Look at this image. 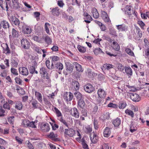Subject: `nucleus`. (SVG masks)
I'll return each mask as SVG.
<instances>
[{"mask_svg": "<svg viewBox=\"0 0 149 149\" xmlns=\"http://www.w3.org/2000/svg\"><path fill=\"white\" fill-rule=\"evenodd\" d=\"M22 32L24 34H30L31 32V29L30 27L27 26L23 22H21Z\"/></svg>", "mask_w": 149, "mask_h": 149, "instance_id": "f257e3e1", "label": "nucleus"}, {"mask_svg": "<svg viewBox=\"0 0 149 149\" xmlns=\"http://www.w3.org/2000/svg\"><path fill=\"white\" fill-rule=\"evenodd\" d=\"M9 20L12 24H14L16 26H18L19 28H21V25L20 24V21L19 19L13 15L10 16Z\"/></svg>", "mask_w": 149, "mask_h": 149, "instance_id": "f03ea898", "label": "nucleus"}, {"mask_svg": "<svg viewBox=\"0 0 149 149\" xmlns=\"http://www.w3.org/2000/svg\"><path fill=\"white\" fill-rule=\"evenodd\" d=\"M21 43L22 47L25 49H29L31 45L29 41L26 38L22 39Z\"/></svg>", "mask_w": 149, "mask_h": 149, "instance_id": "7ed1b4c3", "label": "nucleus"}, {"mask_svg": "<svg viewBox=\"0 0 149 149\" xmlns=\"http://www.w3.org/2000/svg\"><path fill=\"white\" fill-rule=\"evenodd\" d=\"M39 72L41 76L47 79H49L48 73L47 72V70L45 67H42L40 68Z\"/></svg>", "mask_w": 149, "mask_h": 149, "instance_id": "20e7f679", "label": "nucleus"}, {"mask_svg": "<svg viewBox=\"0 0 149 149\" xmlns=\"http://www.w3.org/2000/svg\"><path fill=\"white\" fill-rule=\"evenodd\" d=\"M84 90L87 93H90L93 92L95 89L93 85L90 84L88 83L85 85L84 86Z\"/></svg>", "mask_w": 149, "mask_h": 149, "instance_id": "39448f33", "label": "nucleus"}, {"mask_svg": "<svg viewBox=\"0 0 149 149\" xmlns=\"http://www.w3.org/2000/svg\"><path fill=\"white\" fill-rule=\"evenodd\" d=\"M64 99L67 102L71 101L73 97V95L71 92H66L64 94Z\"/></svg>", "mask_w": 149, "mask_h": 149, "instance_id": "423d86ee", "label": "nucleus"}, {"mask_svg": "<svg viewBox=\"0 0 149 149\" xmlns=\"http://www.w3.org/2000/svg\"><path fill=\"white\" fill-rule=\"evenodd\" d=\"M40 127V130L43 132H48L50 129L49 125L46 123H41Z\"/></svg>", "mask_w": 149, "mask_h": 149, "instance_id": "0eeeda50", "label": "nucleus"}, {"mask_svg": "<svg viewBox=\"0 0 149 149\" xmlns=\"http://www.w3.org/2000/svg\"><path fill=\"white\" fill-rule=\"evenodd\" d=\"M90 138L91 142L93 143H96L98 139L97 134L94 132L90 133Z\"/></svg>", "mask_w": 149, "mask_h": 149, "instance_id": "6e6552de", "label": "nucleus"}, {"mask_svg": "<svg viewBox=\"0 0 149 149\" xmlns=\"http://www.w3.org/2000/svg\"><path fill=\"white\" fill-rule=\"evenodd\" d=\"M75 130L71 128H69L65 129L64 132L65 135H67L70 137H72L75 134Z\"/></svg>", "mask_w": 149, "mask_h": 149, "instance_id": "1a4fd4ad", "label": "nucleus"}, {"mask_svg": "<svg viewBox=\"0 0 149 149\" xmlns=\"http://www.w3.org/2000/svg\"><path fill=\"white\" fill-rule=\"evenodd\" d=\"M130 96L131 99L135 102H139L141 100L139 95L136 93H130Z\"/></svg>", "mask_w": 149, "mask_h": 149, "instance_id": "9d476101", "label": "nucleus"}, {"mask_svg": "<svg viewBox=\"0 0 149 149\" xmlns=\"http://www.w3.org/2000/svg\"><path fill=\"white\" fill-rule=\"evenodd\" d=\"M47 136L55 141H60V139L57 138V135L56 134H54L52 132H50V134L47 135Z\"/></svg>", "mask_w": 149, "mask_h": 149, "instance_id": "9b49d317", "label": "nucleus"}, {"mask_svg": "<svg viewBox=\"0 0 149 149\" xmlns=\"http://www.w3.org/2000/svg\"><path fill=\"white\" fill-rule=\"evenodd\" d=\"M117 29L119 31H126L128 30V27L124 24L116 25Z\"/></svg>", "mask_w": 149, "mask_h": 149, "instance_id": "f8f14e48", "label": "nucleus"}, {"mask_svg": "<svg viewBox=\"0 0 149 149\" xmlns=\"http://www.w3.org/2000/svg\"><path fill=\"white\" fill-rule=\"evenodd\" d=\"M50 9L51 10V12L52 14L53 15L58 16L59 15L60 12L59 9L58 7H56L55 8H50Z\"/></svg>", "mask_w": 149, "mask_h": 149, "instance_id": "ddd939ff", "label": "nucleus"}, {"mask_svg": "<svg viewBox=\"0 0 149 149\" xmlns=\"http://www.w3.org/2000/svg\"><path fill=\"white\" fill-rule=\"evenodd\" d=\"M83 16L84 17H86V19H87L84 20V22L86 23H89L91 22V21H92L93 20V19L91 16L86 12H84Z\"/></svg>", "mask_w": 149, "mask_h": 149, "instance_id": "4468645a", "label": "nucleus"}, {"mask_svg": "<svg viewBox=\"0 0 149 149\" xmlns=\"http://www.w3.org/2000/svg\"><path fill=\"white\" fill-rule=\"evenodd\" d=\"M97 94L100 98H104L106 97V93L103 89L100 88L98 90Z\"/></svg>", "mask_w": 149, "mask_h": 149, "instance_id": "2eb2a0df", "label": "nucleus"}, {"mask_svg": "<svg viewBox=\"0 0 149 149\" xmlns=\"http://www.w3.org/2000/svg\"><path fill=\"white\" fill-rule=\"evenodd\" d=\"M125 70L126 74L128 77V78L130 77L133 74L132 70L130 66L125 67Z\"/></svg>", "mask_w": 149, "mask_h": 149, "instance_id": "dca6fc26", "label": "nucleus"}, {"mask_svg": "<svg viewBox=\"0 0 149 149\" xmlns=\"http://www.w3.org/2000/svg\"><path fill=\"white\" fill-rule=\"evenodd\" d=\"M73 113H70V114L76 118H78L79 117V114L78 112V109L75 107H74L72 109V111Z\"/></svg>", "mask_w": 149, "mask_h": 149, "instance_id": "f3484780", "label": "nucleus"}, {"mask_svg": "<svg viewBox=\"0 0 149 149\" xmlns=\"http://www.w3.org/2000/svg\"><path fill=\"white\" fill-rule=\"evenodd\" d=\"M121 120L118 118H117L116 119H114L112 121V123L115 127H118L121 124Z\"/></svg>", "mask_w": 149, "mask_h": 149, "instance_id": "a211bd4d", "label": "nucleus"}, {"mask_svg": "<svg viewBox=\"0 0 149 149\" xmlns=\"http://www.w3.org/2000/svg\"><path fill=\"white\" fill-rule=\"evenodd\" d=\"M85 102L84 100V99L78 100V107H79L80 108L84 109V108L85 105Z\"/></svg>", "mask_w": 149, "mask_h": 149, "instance_id": "6ab92c4d", "label": "nucleus"}, {"mask_svg": "<svg viewBox=\"0 0 149 149\" xmlns=\"http://www.w3.org/2000/svg\"><path fill=\"white\" fill-rule=\"evenodd\" d=\"M19 71L20 73L24 75H27L29 74L28 69L26 67H22L21 70V69L19 68Z\"/></svg>", "mask_w": 149, "mask_h": 149, "instance_id": "aec40b11", "label": "nucleus"}, {"mask_svg": "<svg viewBox=\"0 0 149 149\" xmlns=\"http://www.w3.org/2000/svg\"><path fill=\"white\" fill-rule=\"evenodd\" d=\"M111 131L110 129L108 127H106L103 132L104 136L105 137H108L110 135Z\"/></svg>", "mask_w": 149, "mask_h": 149, "instance_id": "412c9836", "label": "nucleus"}, {"mask_svg": "<svg viewBox=\"0 0 149 149\" xmlns=\"http://www.w3.org/2000/svg\"><path fill=\"white\" fill-rule=\"evenodd\" d=\"M15 107L17 110H22L23 107V105L22 102L18 101H16Z\"/></svg>", "mask_w": 149, "mask_h": 149, "instance_id": "4be33fe9", "label": "nucleus"}, {"mask_svg": "<svg viewBox=\"0 0 149 149\" xmlns=\"http://www.w3.org/2000/svg\"><path fill=\"white\" fill-rule=\"evenodd\" d=\"M35 96L37 99L40 103L42 102V97L41 94L39 92L35 91Z\"/></svg>", "mask_w": 149, "mask_h": 149, "instance_id": "5701e85b", "label": "nucleus"}, {"mask_svg": "<svg viewBox=\"0 0 149 149\" xmlns=\"http://www.w3.org/2000/svg\"><path fill=\"white\" fill-rule=\"evenodd\" d=\"M33 63L34 65L30 66L29 68L30 73L32 74H33L34 73L36 68L37 65V63L36 61H34Z\"/></svg>", "mask_w": 149, "mask_h": 149, "instance_id": "b1692460", "label": "nucleus"}, {"mask_svg": "<svg viewBox=\"0 0 149 149\" xmlns=\"http://www.w3.org/2000/svg\"><path fill=\"white\" fill-rule=\"evenodd\" d=\"M1 27L2 26L4 29L9 28L10 25L9 23L6 20H3L1 22Z\"/></svg>", "mask_w": 149, "mask_h": 149, "instance_id": "393cba45", "label": "nucleus"}, {"mask_svg": "<svg viewBox=\"0 0 149 149\" xmlns=\"http://www.w3.org/2000/svg\"><path fill=\"white\" fill-rule=\"evenodd\" d=\"M74 94L77 100H79L84 99L83 95L79 91H76L74 93Z\"/></svg>", "mask_w": 149, "mask_h": 149, "instance_id": "a878e982", "label": "nucleus"}, {"mask_svg": "<svg viewBox=\"0 0 149 149\" xmlns=\"http://www.w3.org/2000/svg\"><path fill=\"white\" fill-rule=\"evenodd\" d=\"M93 15V16L95 18L97 19L99 17V14L97 10L95 8L92 9L91 12Z\"/></svg>", "mask_w": 149, "mask_h": 149, "instance_id": "bb28decb", "label": "nucleus"}, {"mask_svg": "<svg viewBox=\"0 0 149 149\" xmlns=\"http://www.w3.org/2000/svg\"><path fill=\"white\" fill-rule=\"evenodd\" d=\"M72 85L74 88L75 91H77L79 90V82L76 81H73L72 83Z\"/></svg>", "mask_w": 149, "mask_h": 149, "instance_id": "cd10ccee", "label": "nucleus"}, {"mask_svg": "<svg viewBox=\"0 0 149 149\" xmlns=\"http://www.w3.org/2000/svg\"><path fill=\"white\" fill-rule=\"evenodd\" d=\"M53 111H55L56 116L58 118H59L61 116H62V114L61 111L58 108L55 107L53 108Z\"/></svg>", "mask_w": 149, "mask_h": 149, "instance_id": "c85d7f7f", "label": "nucleus"}, {"mask_svg": "<svg viewBox=\"0 0 149 149\" xmlns=\"http://www.w3.org/2000/svg\"><path fill=\"white\" fill-rule=\"evenodd\" d=\"M73 64L75 65L76 70L78 71L82 72L81 66L78 63L76 62H74L73 63Z\"/></svg>", "mask_w": 149, "mask_h": 149, "instance_id": "c756f323", "label": "nucleus"}, {"mask_svg": "<svg viewBox=\"0 0 149 149\" xmlns=\"http://www.w3.org/2000/svg\"><path fill=\"white\" fill-rule=\"evenodd\" d=\"M77 48L79 51L81 53H84L86 52V48L80 45H78Z\"/></svg>", "mask_w": 149, "mask_h": 149, "instance_id": "7c9ffc66", "label": "nucleus"}, {"mask_svg": "<svg viewBox=\"0 0 149 149\" xmlns=\"http://www.w3.org/2000/svg\"><path fill=\"white\" fill-rule=\"evenodd\" d=\"M57 119L59 120L60 122L62 123L66 126L67 127H69V125L66 122V120L63 119V117L61 116V118H57Z\"/></svg>", "mask_w": 149, "mask_h": 149, "instance_id": "2f4dec72", "label": "nucleus"}, {"mask_svg": "<svg viewBox=\"0 0 149 149\" xmlns=\"http://www.w3.org/2000/svg\"><path fill=\"white\" fill-rule=\"evenodd\" d=\"M81 142L83 148L84 149H89L88 146L86 143V141L84 138H82L81 139Z\"/></svg>", "mask_w": 149, "mask_h": 149, "instance_id": "473e14b6", "label": "nucleus"}, {"mask_svg": "<svg viewBox=\"0 0 149 149\" xmlns=\"http://www.w3.org/2000/svg\"><path fill=\"white\" fill-rule=\"evenodd\" d=\"M55 66L56 68L59 70H62L63 68V65L61 63H57L55 64Z\"/></svg>", "mask_w": 149, "mask_h": 149, "instance_id": "72a5a7b5", "label": "nucleus"}, {"mask_svg": "<svg viewBox=\"0 0 149 149\" xmlns=\"http://www.w3.org/2000/svg\"><path fill=\"white\" fill-rule=\"evenodd\" d=\"M33 39L35 41H36L39 43L42 42V38L36 36H34L33 37Z\"/></svg>", "mask_w": 149, "mask_h": 149, "instance_id": "f704fd0d", "label": "nucleus"}, {"mask_svg": "<svg viewBox=\"0 0 149 149\" xmlns=\"http://www.w3.org/2000/svg\"><path fill=\"white\" fill-rule=\"evenodd\" d=\"M12 2L13 6L14 8L17 9L19 7V3L18 0H12Z\"/></svg>", "mask_w": 149, "mask_h": 149, "instance_id": "c9c22d12", "label": "nucleus"}, {"mask_svg": "<svg viewBox=\"0 0 149 149\" xmlns=\"http://www.w3.org/2000/svg\"><path fill=\"white\" fill-rule=\"evenodd\" d=\"M126 105L127 104L125 102L121 101L119 103L118 107L120 109H123L125 107Z\"/></svg>", "mask_w": 149, "mask_h": 149, "instance_id": "e433bc0d", "label": "nucleus"}, {"mask_svg": "<svg viewBox=\"0 0 149 149\" xmlns=\"http://www.w3.org/2000/svg\"><path fill=\"white\" fill-rule=\"evenodd\" d=\"M12 34L14 37H18L19 36L18 31L14 28L12 29Z\"/></svg>", "mask_w": 149, "mask_h": 149, "instance_id": "4c0bfd02", "label": "nucleus"}, {"mask_svg": "<svg viewBox=\"0 0 149 149\" xmlns=\"http://www.w3.org/2000/svg\"><path fill=\"white\" fill-rule=\"evenodd\" d=\"M110 34L113 37H116L117 36L116 32L114 29H109Z\"/></svg>", "mask_w": 149, "mask_h": 149, "instance_id": "58836bf2", "label": "nucleus"}, {"mask_svg": "<svg viewBox=\"0 0 149 149\" xmlns=\"http://www.w3.org/2000/svg\"><path fill=\"white\" fill-rule=\"evenodd\" d=\"M125 113L126 114L130 116L132 118H133L134 117V113L133 112L129 109H127L125 111Z\"/></svg>", "mask_w": 149, "mask_h": 149, "instance_id": "ea45409f", "label": "nucleus"}, {"mask_svg": "<svg viewBox=\"0 0 149 149\" xmlns=\"http://www.w3.org/2000/svg\"><path fill=\"white\" fill-rule=\"evenodd\" d=\"M113 48L116 51H118L120 49V47L117 42H113Z\"/></svg>", "mask_w": 149, "mask_h": 149, "instance_id": "a19ab883", "label": "nucleus"}, {"mask_svg": "<svg viewBox=\"0 0 149 149\" xmlns=\"http://www.w3.org/2000/svg\"><path fill=\"white\" fill-rule=\"evenodd\" d=\"M136 32L139 38H141L142 37V33L140 29L138 27H136Z\"/></svg>", "mask_w": 149, "mask_h": 149, "instance_id": "79ce46f5", "label": "nucleus"}, {"mask_svg": "<svg viewBox=\"0 0 149 149\" xmlns=\"http://www.w3.org/2000/svg\"><path fill=\"white\" fill-rule=\"evenodd\" d=\"M94 54L96 55H97L100 53H104L103 51L101 49L99 48L97 49H95L93 51Z\"/></svg>", "mask_w": 149, "mask_h": 149, "instance_id": "37998d69", "label": "nucleus"}, {"mask_svg": "<svg viewBox=\"0 0 149 149\" xmlns=\"http://www.w3.org/2000/svg\"><path fill=\"white\" fill-rule=\"evenodd\" d=\"M85 129L84 130L86 133L88 134L90 133L92 131V128L90 126H88L85 128Z\"/></svg>", "mask_w": 149, "mask_h": 149, "instance_id": "c03bdc74", "label": "nucleus"}, {"mask_svg": "<svg viewBox=\"0 0 149 149\" xmlns=\"http://www.w3.org/2000/svg\"><path fill=\"white\" fill-rule=\"evenodd\" d=\"M29 120H23L22 125L24 127H28L29 125Z\"/></svg>", "mask_w": 149, "mask_h": 149, "instance_id": "a18cd8bd", "label": "nucleus"}, {"mask_svg": "<svg viewBox=\"0 0 149 149\" xmlns=\"http://www.w3.org/2000/svg\"><path fill=\"white\" fill-rule=\"evenodd\" d=\"M125 51L126 53L129 55L131 56H134V54L133 52L131 50L128 48H127L125 49Z\"/></svg>", "mask_w": 149, "mask_h": 149, "instance_id": "49530a36", "label": "nucleus"}, {"mask_svg": "<svg viewBox=\"0 0 149 149\" xmlns=\"http://www.w3.org/2000/svg\"><path fill=\"white\" fill-rule=\"evenodd\" d=\"M45 40L48 45H50L51 44L52 40L48 36H46L45 39Z\"/></svg>", "mask_w": 149, "mask_h": 149, "instance_id": "de8ad7c7", "label": "nucleus"}, {"mask_svg": "<svg viewBox=\"0 0 149 149\" xmlns=\"http://www.w3.org/2000/svg\"><path fill=\"white\" fill-rule=\"evenodd\" d=\"M104 66L105 67V69L109 70L113 68L114 66L111 64L106 63L104 64Z\"/></svg>", "mask_w": 149, "mask_h": 149, "instance_id": "09e8293b", "label": "nucleus"}, {"mask_svg": "<svg viewBox=\"0 0 149 149\" xmlns=\"http://www.w3.org/2000/svg\"><path fill=\"white\" fill-rule=\"evenodd\" d=\"M98 122L97 120L95 118L94 120L93 124L94 128L95 130H97L98 128Z\"/></svg>", "mask_w": 149, "mask_h": 149, "instance_id": "8fccbe9b", "label": "nucleus"}, {"mask_svg": "<svg viewBox=\"0 0 149 149\" xmlns=\"http://www.w3.org/2000/svg\"><path fill=\"white\" fill-rule=\"evenodd\" d=\"M8 122L10 124H13L14 121V116H12L8 118Z\"/></svg>", "mask_w": 149, "mask_h": 149, "instance_id": "3c124183", "label": "nucleus"}, {"mask_svg": "<svg viewBox=\"0 0 149 149\" xmlns=\"http://www.w3.org/2000/svg\"><path fill=\"white\" fill-rule=\"evenodd\" d=\"M31 104L33 108L34 109H36L38 107V102L37 100L33 101L32 102Z\"/></svg>", "mask_w": 149, "mask_h": 149, "instance_id": "603ef678", "label": "nucleus"}, {"mask_svg": "<svg viewBox=\"0 0 149 149\" xmlns=\"http://www.w3.org/2000/svg\"><path fill=\"white\" fill-rule=\"evenodd\" d=\"M35 122L33 121L30 122L29 121V125L28 127H31L32 128H36V126L35 124Z\"/></svg>", "mask_w": 149, "mask_h": 149, "instance_id": "864d4df0", "label": "nucleus"}, {"mask_svg": "<svg viewBox=\"0 0 149 149\" xmlns=\"http://www.w3.org/2000/svg\"><path fill=\"white\" fill-rule=\"evenodd\" d=\"M15 80L17 84L20 85H22V80L19 78L16 77L15 78Z\"/></svg>", "mask_w": 149, "mask_h": 149, "instance_id": "5fc2aeb1", "label": "nucleus"}, {"mask_svg": "<svg viewBox=\"0 0 149 149\" xmlns=\"http://www.w3.org/2000/svg\"><path fill=\"white\" fill-rule=\"evenodd\" d=\"M6 1H3L2 0H0V6L3 10H5L3 5H6Z\"/></svg>", "mask_w": 149, "mask_h": 149, "instance_id": "6e6d98bb", "label": "nucleus"}, {"mask_svg": "<svg viewBox=\"0 0 149 149\" xmlns=\"http://www.w3.org/2000/svg\"><path fill=\"white\" fill-rule=\"evenodd\" d=\"M3 106V108L5 109H6L8 110H10V105L7 102H5Z\"/></svg>", "mask_w": 149, "mask_h": 149, "instance_id": "4d7b16f0", "label": "nucleus"}, {"mask_svg": "<svg viewBox=\"0 0 149 149\" xmlns=\"http://www.w3.org/2000/svg\"><path fill=\"white\" fill-rule=\"evenodd\" d=\"M50 25L48 23H46L45 24V30L47 33H48L49 32V29L48 26H49Z\"/></svg>", "mask_w": 149, "mask_h": 149, "instance_id": "13d9d810", "label": "nucleus"}, {"mask_svg": "<svg viewBox=\"0 0 149 149\" xmlns=\"http://www.w3.org/2000/svg\"><path fill=\"white\" fill-rule=\"evenodd\" d=\"M118 105L116 104H113L112 103H110L108 105V107H112L113 108H116L118 107Z\"/></svg>", "mask_w": 149, "mask_h": 149, "instance_id": "bf43d9fd", "label": "nucleus"}, {"mask_svg": "<svg viewBox=\"0 0 149 149\" xmlns=\"http://www.w3.org/2000/svg\"><path fill=\"white\" fill-rule=\"evenodd\" d=\"M52 58V62L54 63L55 61H57L59 60V58L57 56H54L52 57H50Z\"/></svg>", "mask_w": 149, "mask_h": 149, "instance_id": "052dcab7", "label": "nucleus"}, {"mask_svg": "<svg viewBox=\"0 0 149 149\" xmlns=\"http://www.w3.org/2000/svg\"><path fill=\"white\" fill-rule=\"evenodd\" d=\"M136 130V128L135 126L134 127L133 125H130V131L132 132L133 133Z\"/></svg>", "mask_w": 149, "mask_h": 149, "instance_id": "680f3d73", "label": "nucleus"}, {"mask_svg": "<svg viewBox=\"0 0 149 149\" xmlns=\"http://www.w3.org/2000/svg\"><path fill=\"white\" fill-rule=\"evenodd\" d=\"M11 72L13 74H15L16 75H18L17 70L14 68H11Z\"/></svg>", "mask_w": 149, "mask_h": 149, "instance_id": "e2e57ef3", "label": "nucleus"}, {"mask_svg": "<svg viewBox=\"0 0 149 149\" xmlns=\"http://www.w3.org/2000/svg\"><path fill=\"white\" fill-rule=\"evenodd\" d=\"M110 115L108 112L104 114L103 116V118L104 120L109 119L110 118Z\"/></svg>", "mask_w": 149, "mask_h": 149, "instance_id": "0e129e2a", "label": "nucleus"}, {"mask_svg": "<svg viewBox=\"0 0 149 149\" xmlns=\"http://www.w3.org/2000/svg\"><path fill=\"white\" fill-rule=\"evenodd\" d=\"M50 123L52 126V129L53 130H56L57 128H58V126L57 124L54 123L53 125V124L52 123Z\"/></svg>", "mask_w": 149, "mask_h": 149, "instance_id": "69168bd1", "label": "nucleus"}, {"mask_svg": "<svg viewBox=\"0 0 149 149\" xmlns=\"http://www.w3.org/2000/svg\"><path fill=\"white\" fill-rule=\"evenodd\" d=\"M6 47L5 50V51L6 52V54H8L11 53V51L10 49L9 48L8 46V45L6 44Z\"/></svg>", "mask_w": 149, "mask_h": 149, "instance_id": "338daca9", "label": "nucleus"}, {"mask_svg": "<svg viewBox=\"0 0 149 149\" xmlns=\"http://www.w3.org/2000/svg\"><path fill=\"white\" fill-rule=\"evenodd\" d=\"M138 23L140 26L141 28L143 29V27L145 26V24L141 21H139L138 22Z\"/></svg>", "mask_w": 149, "mask_h": 149, "instance_id": "774afa93", "label": "nucleus"}]
</instances>
